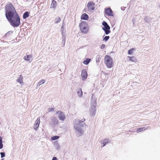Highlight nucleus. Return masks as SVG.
Returning a JSON list of instances; mask_svg holds the SVG:
<instances>
[{
    "mask_svg": "<svg viewBox=\"0 0 160 160\" xmlns=\"http://www.w3.org/2000/svg\"><path fill=\"white\" fill-rule=\"evenodd\" d=\"M85 120V119L83 118L81 120L76 119L73 121L75 132L78 137L82 135L83 134V128L86 125L85 123L84 122Z\"/></svg>",
    "mask_w": 160,
    "mask_h": 160,
    "instance_id": "nucleus-1",
    "label": "nucleus"
},
{
    "mask_svg": "<svg viewBox=\"0 0 160 160\" xmlns=\"http://www.w3.org/2000/svg\"><path fill=\"white\" fill-rule=\"evenodd\" d=\"M7 18L11 25L13 27L18 26L20 23V19L17 13L12 16L8 17Z\"/></svg>",
    "mask_w": 160,
    "mask_h": 160,
    "instance_id": "nucleus-2",
    "label": "nucleus"
},
{
    "mask_svg": "<svg viewBox=\"0 0 160 160\" xmlns=\"http://www.w3.org/2000/svg\"><path fill=\"white\" fill-rule=\"evenodd\" d=\"M6 18L17 13L15 8L12 3L7 4L5 8Z\"/></svg>",
    "mask_w": 160,
    "mask_h": 160,
    "instance_id": "nucleus-3",
    "label": "nucleus"
},
{
    "mask_svg": "<svg viewBox=\"0 0 160 160\" xmlns=\"http://www.w3.org/2000/svg\"><path fill=\"white\" fill-rule=\"evenodd\" d=\"M104 62L108 68H110L112 67V59L109 56H105Z\"/></svg>",
    "mask_w": 160,
    "mask_h": 160,
    "instance_id": "nucleus-4",
    "label": "nucleus"
},
{
    "mask_svg": "<svg viewBox=\"0 0 160 160\" xmlns=\"http://www.w3.org/2000/svg\"><path fill=\"white\" fill-rule=\"evenodd\" d=\"M87 24L84 21L82 22L79 25L80 30L82 32L84 33H87L88 32V28L87 27Z\"/></svg>",
    "mask_w": 160,
    "mask_h": 160,
    "instance_id": "nucleus-5",
    "label": "nucleus"
},
{
    "mask_svg": "<svg viewBox=\"0 0 160 160\" xmlns=\"http://www.w3.org/2000/svg\"><path fill=\"white\" fill-rule=\"evenodd\" d=\"M105 13L109 16L111 17L113 16V11L110 8H105Z\"/></svg>",
    "mask_w": 160,
    "mask_h": 160,
    "instance_id": "nucleus-6",
    "label": "nucleus"
},
{
    "mask_svg": "<svg viewBox=\"0 0 160 160\" xmlns=\"http://www.w3.org/2000/svg\"><path fill=\"white\" fill-rule=\"evenodd\" d=\"M96 111V107L94 106H91L89 110V114L92 117H94L95 115Z\"/></svg>",
    "mask_w": 160,
    "mask_h": 160,
    "instance_id": "nucleus-7",
    "label": "nucleus"
},
{
    "mask_svg": "<svg viewBox=\"0 0 160 160\" xmlns=\"http://www.w3.org/2000/svg\"><path fill=\"white\" fill-rule=\"evenodd\" d=\"M58 118L61 120L64 121L65 118V116L64 113L61 111L57 112Z\"/></svg>",
    "mask_w": 160,
    "mask_h": 160,
    "instance_id": "nucleus-8",
    "label": "nucleus"
},
{
    "mask_svg": "<svg viewBox=\"0 0 160 160\" xmlns=\"http://www.w3.org/2000/svg\"><path fill=\"white\" fill-rule=\"evenodd\" d=\"M95 4L92 2H89L87 4V7L88 8L91 10H94L95 9L94 7Z\"/></svg>",
    "mask_w": 160,
    "mask_h": 160,
    "instance_id": "nucleus-9",
    "label": "nucleus"
},
{
    "mask_svg": "<svg viewBox=\"0 0 160 160\" xmlns=\"http://www.w3.org/2000/svg\"><path fill=\"white\" fill-rule=\"evenodd\" d=\"M81 76L82 80H84L87 78L88 74L86 71L85 69H83L82 71Z\"/></svg>",
    "mask_w": 160,
    "mask_h": 160,
    "instance_id": "nucleus-10",
    "label": "nucleus"
},
{
    "mask_svg": "<svg viewBox=\"0 0 160 160\" xmlns=\"http://www.w3.org/2000/svg\"><path fill=\"white\" fill-rule=\"evenodd\" d=\"M23 59L30 62L32 61L33 59L32 56L31 55H26L24 57Z\"/></svg>",
    "mask_w": 160,
    "mask_h": 160,
    "instance_id": "nucleus-11",
    "label": "nucleus"
},
{
    "mask_svg": "<svg viewBox=\"0 0 160 160\" xmlns=\"http://www.w3.org/2000/svg\"><path fill=\"white\" fill-rule=\"evenodd\" d=\"M58 123V121L57 119L55 117H52L51 119V121L50 124L54 126Z\"/></svg>",
    "mask_w": 160,
    "mask_h": 160,
    "instance_id": "nucleus-12",
    "label": "nucleus"
},
{
    "mask_svg": "<svg viewBox=\"0 0 160 160\" xmlns=\"http://www.w3.org/2000/svg\"><path fill=\"white\" fill-rule=\"evenodd\" d=\"M96 99L95 97L94 96V94H92L91 97V106H94L96 107Z\"/></svg>",
    "mask_w": 160,
    "mask_h": 160,
    "instance_id": "nucleus-13",
    "label": "nucleus"
},
{
    "mask_svg": "<svg viewBox=\"0 0 160 160\" xmlns=\"http://www.w3.org/2000/svg\"><path fill=\"white\" fill-rule=\"evenodd\" d=\"M40 122V118H38L35 121L34 125L33 126V128L36 130H37V129L39 126Z\"/></svg>",
    "mask_w": 160,
    "mask_h": 160,
    "instance_id": "nucleus-14",
    "label": "nucleus"
},
{
    "mask_svg": "<svg viewBox=\"0 0 160 160\" xmlns=\"http://www.w3.org/2000/svg\"><path fill=\"white\" fill-rule=\"evenodd\" d=\"M23 77L22 75H20L19 76V77L17 79V81L20 83L21 85H22L23 84Z\"/></svg>",
    "mask_w": 160,
    "mask_h": 160,
    "instance_id": "nucleus-15",
    "label": "nucleus"
},
{
    "mask_svg": "<svg viewBox=\"0 0 160 160\" xmlns=\"http://www.w3.org/2000/svg\"><path fill=\"white\" fill-rule=\"evenodd\" d=\"M89 18L88 16L86 13L83 14L81 16V18L82 19L87 20Z\"/></svg>",
    "mask_w": 160,
    "mask_h": 160,
    "instance_id": "nucleus-16",
    "label": "nucleus"
},
{
    "mask_svg": "<svg viewBox=\"0 0 160 160\" xmlns=\"http://www.w3.org/2000/svg\"><path fill=\"white\" fill-rule=\"evenodd\" d=\"M77 94L78 96L80 98L82 97V92L81 88H80L77 89Z\"/></svg>",
    "mask_w": 160,
    "mask_h": 160,
    "instance_id": "nucleus-17",
    "label": "nucleus"
},
{
    "mask_svg": "<svg viewBox=\"0 0 160 160\" xmlns=\"http://www.w3.org/2000/svg\"><path fill=\"white\" fill-rule=\"evenodd\" d=\"M57 6L56 2L54 0H53L52 1L51 4V8H55Z\"/></svg>",
    "mask_w": 160,
    "mask_h": 160,
    "instance_id": "nucleus-18",
    "label": "nucleus"
},
{
    "mask_svg": "<svg viewBox=\"0 0 160 160\" xmlns=\"http://www.w3.org/2000/svg\"><path fill=\"white\" fill-rule=\"evenodd\" d=\"M128 58H129V60L132 62H136L137 61L136 58L134 57H130L128 56Z\"/></svg>",
    "mask_w": 160,
    "mask_h": 160,
    "instance_id": "nucleus-19",
    "label": "nucleus"
},
{
    "mask_svg": "<svg viewBox=\"0 0 160 160\" xmlns=\"http://www.w3.org/2000/svg\"><path fill=\"white\" fill-rule=\"evenodd\" d=\"M13 32L12 31H10L8 32L3 37L4 38H6L7 37H8Z\"/></svg>",
    "mask_w": 160,
    "mask_h": 160,
    "instance_id": "nucleus-20",
    "label": "nucleus"
},
{
    "mask_svg": "<svg viewBox=\"0 0 160 160\" xmlns=\"http://www.w3.org/2000/svg\"><path fill=\"white\" fill-rule=\"evenodd\" d=\"M152 18L150 17H146L144 18V21L146 22H149L152 20Z\"/></svg>",
    "mask_w": 160,
    "mask_h": 160,
    "instance_id": "nucleus-21",
    "label": "nucleus"
},
{
    "mask_svg": "<svg viewBox=\"0 0 160 160\" xmlns=\"http://www.w3.org/2000/svg\"><path fill=\"white\" fill-rule=\"evenodd\" d=\"M108 139L105 138L104 139L103 141L101 143V144H103V145L102 146V147L105 146L107 143H108Z\"/></svg>",
    "mask_w": 160,
    "mask_h": 160,
    "instance_id": "nucleus-22",
    "label": "nucleus"
},
{
    "mask_svg": "<svg viewBox=\"0 0 160 160\" xmlns=\"http://www.w3.org/2000/svg\"><path fill=\"white\" fill-rule=\"evenodd\" d=\"M29 16V13L28 12H26L23 15V18L24 19H26Z\"/></svg>",
    "mask_w": 160,
    "mask_h": 160,
    "instance_id": "nucleus-23",
    "label": "nucleus"
},
{
    "mask_svg": "<svg viewBox=\"0 0 160 160\" xmlns=\"http://www.w3.org/2000/svg\"><path fill=\"white\" fill-rule=\"evenodd\" d=\"M147 128L148 127H143L142 128H140L137 129V132H140L142 131H143L144 130L147 129Z\"/></svg>",
    "mask_w": 160,
    "mask_h": 160,
    "instance_id": "nucleus-24",
    "label": "nucleus"
},
{
    "mask_svg": "<svg viewBox=\"0 0 160 160\" xmlns=\"http://www.w3.org/2000/svg\"><path fill=\"white\" fill-rule=\"evenodd\" d=\"M91 59L89 58H87L85 60H84L83 62V63L85 65H88L90 62Z\"/></svg>",
    "mask_w": 160,
    "mask_h": 160,
    "instance_id": "nucleus-25",
    "label": "nucleus"
},
{
    "mask_svg": "<svg viewBox=\"0 0 160 160\" xmlns=\"http://www.w3.org/2000/svg\"><path fill=\"white\" fill-rule=\"evenodd\" d=\"M110 28H107L106 29H103V30L105 32V33L106 35H108L110 32Z\"/></svg>",
    "mask_w": 160,
    "mask_h": 160,
    "instance_id": "nucleus-26",
    "label": "nucleus"
},
{
    "mask_svg": "<svg viewBox=\"0 0 160 160\" xmlns=\"http://www.w3.org/2000/svg\"><path fill=\"white\" fill-rule=\"evenodd\" d=\"M61 20V19L59 17H57L55 20V23H58Z\"/></svg>",
    "mask_w": 160,
    "mask_h": 160,
    "instance_id": "nucleus-27",
    "label": "nucleus"
},
{
    "mask_svg": "<svg viewBox=\"0 0 160 160\" xmlns=\"http://www.w3.org/2000/svg\"><path fill=\"white\" fill-rule=\"evenodd\" d=\"M3 148L2 138L1 137H0V149Z\"/></svg>",
    "mask_w": 160,
    "mask_h": 160,
    "instance_id": "nucleus-28",
    "label": "nucleus"
},
{
    "mask_svg": "<svg viewBox=\"0 0 160 160\" xmlns=\"http://www.w3.org/2000/svg\"><path fill=\"white\" fill-rule=\"evenodd\" d=\"M59 138V137L58 136H55L51 137V138L52 140H55L58 139Z\"/></svg>",
    "mask_w": 160,
    "mask_h": 160,
    "instance_id": "nucleus-29",
    "label": "nucleus"
},
{
    "mask_svg": "<svg viewBox=\"0 0 160 160\" xmlns=\"http://www.w3.org/2000/svg\"><path fill=\"white\" fill-rule=\"evenodd\" d=\"M109 38H110L109 36H106L103 38V41H106L108 40V39Z\"/></svg>",
    "mask_w": 160,
    "mask_h": 160,
    "instance_id": "nucleus-30",
    "label": "nucleus"
},
{
    "mask_svg": "<svg viewBox=\"0 0 160 160\" xmlns=\"http://www.w3.org/2000/svg\"><path fill=\"white\" fill-rule=\"evenodd\" d=\"M133 48H132L128 51V53L129 54H131L134 50Z\"/></svg>",
    "mask_w": 160,
    "mask_h": 160,
    "instance_id": "nucleus-31",
    "label": "nucleus"
},
{
    "mask_svg": "<svg viewBox=\"0 0 160 160\" xmlns=\"http://www.w3.org/2000/svg\"><path fill=\"white\" fill-rule=\"evenodd\" d=\"M62 41H66V36L63 34H62Z\"/></svg>",
    "mask_w": 160,
    "mask_h": 160,
    "instance_id": "nucleus-32",
    "label": "nucleus"
},
{
    "mask_svg": "<svg viewBox=\"0 0 160 160\" xmlns=\"http://www.w3.org/2000/svg\"><path fill=\"white\" fill-rule=\"evenodd\" d=\"M0 154L1 155V158H2L5 157V153L4 152H0Z\"/></svg>",
    "mask_w": 160,
    "mask_h": 160,
    "instance_id": "nucleus-33",
    "label": "nucleus"
},
{
    "mask_svg": "<svg viewBox=\"0 0 160 160\" xmlns=\"http://www.w3.org/2000/svg\"><path fill=\"white\" fill-rule=\"evenodd\" d=\"M45 82V80L44 79H42L39 82V83H40L41 85L43 84Z\"/></svg>",
    "mask_w": 160,
    "mask_h": 160,
    "instance_id": "nucleus-34",
    "label": "nucleus"
},
{
    "mask_svg": "<svg viewBox=\"0 0 160 160\" xmlns=\"http://www.w3.org/2000/svg\"><path fill=\"white\" fill-rule=\"evenodd\" d=\"M110 28V26L108 24L106 26L103 27L102 29L103 30V29H106L107 28Z\"/></svg>",
    "mask_w": 160,
    "mask_h": 160,
    "instance_id": "nucleus-35",
    "label": "nucleus"
},
{
    "mask_svg": "<svg viewBox=\"0 0 160 160\" xmlns=\"http://www.w3.org/2000/svg\"><path fill=\"white\" fill-rule=\"evenodd\" d=\"M108 24V23H107V22H106L104 21H103L102 22V25L104 27L105 26H106Z\"/></svg>",
    "mask_w": 160,
    "mask_h": 160,
    "instance_id": "nucleus-36",
    "label": "nucleus"
},
{
    "mask_svg": "<svg viewBox=\"0 0 160 160\" xmlns=\"http://www.w3.org/2000/svg\"><path fill=\"white\" fill-rule=\"evenodd\" d=\"M105 47V45L104 44H102L101 45L100 48L101 49H104Z\"/></svg>",
    "mask_w": 160,
    "mask_h": 160,
    "instance_id": "nucleus-37",
    "label": "nucleus"
},
{
    "mask_svg": "<svg viewBox=\"0 0 160 160\" xmlns=\"http://www.w3.org/2000/svg\"><path fill=\"white\" fill-rule=\"evenodd\" d=\"M55 147L57 148V149H59L60 148L59 145L57 143L55 145Z\"/></svg>",
    "mask_w": 160,
    "mask_h": 160,
    "instance_id": "nucleus-38",
    "label": "nucleus"
},
{
    "mask_svg": "<svg viewBox=\"0 0 160 160\" xmlns=\"http://www.w3.org/2000/svg\"><path fill=\"white\" fill-rule=\"evenodd\" d=\"M65 41H62V44L63 46L64 45V44H65Z\"/></svg>",
    "mask_w": 160,
    "mask_h": 160,
    "instance_id": "nucleus-39",
    "label": "nucleus"
},
{
    "mask_svg": "<svg viewBox=\"0 0 160 160\" xmlns=\"http://www.w3.org/2000/svg\"><path fill=\"white\" fill-rule=\"evenodd\" d=\"M52 160H57V158L56 157H54L52 158Z\"/></svg>",
    "mask_w": 160,
    "mask_h": 160,
    "instance_id": "nucleus-40",
    "label": "nucleus"
},
{
    "mask_svg": "<svg viewBox=\"0 0 160 160\" xmlns=\"http://www.w3.org/2000/svg\"><path fill=\"white\" fill-rule=\"evenodd\" d=\"M40 85H41V84H40V83H39V82H38L37 83V87H39V86Z\"/></svg>",
    "mask_w": 160,
    "mask_h": 160,
    "instance_id": "nucleus-41",
    "label": "nucleus"
},
{
    "mask_svg": "<svg viewBox=\"0 0 160 160\" xmlns=\"http://www.w3.org/2000/svg\"><path fill=\"white\" fill-rule=\"evenodd\" d=\"M53 110V108H51L49 110V111H50V112H52Z\"/></svg>",
    "mask_w": 160,
    "mask_h": 160,
    "instance_id": "nucleus-42",
    "label": "nucleus"
},
{
    "mask_svg": "<svg viewBox=\"0 0 160 160\" xmlns=\"http://www.w3.org/2000/svg\"><path fill=\"white\" fill-rule=\"evenodd\" d=\"M132 22H133V23H134V20L133 19L132 20Z\"/></svg>",
    "mask_w": 160,
    "mask_h": 160,
    "instance_id": "nucleus-43",
    "label": "nucleus"
},
{
    "mask_svg": "<svg viewBox=\"0 0 160 160\" xmlns=\"http://www.w3.org/2000/svg\"><path fill=\"white\" fill-rule=\"evenodd\" d=\"M1 160H4V158H2L1 159Z\"/></svg>",
    "mask_w": 160,
    "mask_h": 160,
    "instance_id": "nucleus-44",
    "label": "nucleus"
}]
</instances>
